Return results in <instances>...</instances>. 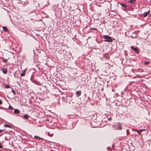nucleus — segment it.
<instances>
[{"label":"nucleus","instance_id":"obj_18","mask_svg":"<svg viewBox=\"0 0 151 151\" xmlns=\"http://www.w3.org/2000/svg\"><path fill=\"white\" fill-rule=\"evenodd\" d=\"M25 73H24V72H23L21 74V76H25Z\"/></svg>","mask_w":151,"mask_h":151},{"label":"nucleus","instance_id":"obj_3","mask_svg":"<svg viewBox=\"0 0 151 151\" xmlns=\"http://www.w3.org/2000/svg\"><path fill=\"white\" fill-rule=\"evenodd\" d=\"M104 56L105 57L106 60H109V56L108 54H105L104 55Z\"/></svg>","mask_w":151,"mask_h":151},{"label":"nucleus","instance_id":"obj_10","mask_svg":"<svg viewBox=\"0 0 151 151\" xmlns=\"http://www.w3.org/2000/svg\"><path fill=\"white\" fill-rule=\"evenodd\" d=\"M120 4L123 7H124L126 8L127 7V5L126 4H124L121 3Z\"/></svg>","mask_w":151,"mask_h":151},{"label":"nucleus","instance_id":"obj_1","mask_svg":"<svg viewBox=\"0 0 151 151\" xmlns=\"http://www.w3.org/2000/svg\"><path fill=\"white\" fill-rule=\"evenodd\" d=\"M114 128L116 130H121L122 129V127L121 124L119 122H118L114 126Z\"/></svg>","mask_w":151,"mask_h":151},{"label":"nucleus","instance_id":"obj_17","mask_svg":"<svg viewBox=\"0 0 151 151\" xmlns=\"http://www.w3.org/2000/svg\"><path fill=\"white\" fill-rule=\"evenodd\" d=\"M12 93H13V94H14V95H15L16 94V92H15V90L12 89Z\"/></svg>","mask_w":151,"mask_h":151},{"label":"nucleus","instance_id":"obj_16","mask_svg":"<svg viewBox=\"0 0 151 151\" xmlns=\"http://www.w3.org/2000/svg\"><path fill=\"white\" fill-rule=\"evenodd\" d=\"M150 63V61H145L144 63V64L145 65H147L149 64Z\"/></svg>","mask_w":151,"mask_h":151},{"label":"nucleus","instance_id":"obj_9","mask_svg":"<svg viewBox=\"0 0 151 151\" xmlns=\"http://www.w3.org/2000/svg\"><path fill=\"white\" fill-rule=\"evenodd\" d=\"M2 70L3 73L4 74H6L7 73V70L6 69L3 68L2 69Z\"/></svg>","mask_w":151,"mask_h":151},{"label":"nucleus","instance_id":"obj_23","mask_svg":"<svg viewBox=\"0 0 151 151\" xmlns=\"http://www.w3.org/2000/svg\"><path fill=\"white\" fill-rule=\"evenodd\" d=\"M6 87L7 88H10L8 86H6Z\"/></svg>","mask_w":151,"mask_h":151},{"label":"nucleus","instance_id":"obj_4","mask_svg":"<svg viewBox=\"0 0 151 151\" xmlns=\"http://www.w3.org/2000/svg\"><path fill=\"white\" fill-rule=\"evenodd\" d=\"M131 47L132 49L134 50L136 53H137V54L139 52L137 50V48L134 47L132 46Z\"/></svg>","mask_w":151,"mask_h":151},{"label":"nucleus","instance_id":"obj_26","mask_svg":"<svg viewBox=\"0 0 151 151\" xmlns=\"http://www.w3.org/2000/svg\"><path fill=\"white\" fill-rule=\"evenodd\" d=\"M4 62H5V63H6V60H5L4 61Z\"/></svg>","mask_w":151,"mask_h":151},{"label":"nucleus","instance_id":"obj_27","mask_svg":"<svg viewBox=\"0 0 151 151\" xmlns=\"http://www.w3.org/2000/svg\"><path fill=\"white\" fill-rule=\"evenodd\" d=\"M3 147V146L0 145V148H2Z\"/></svg>","mask_w":151,"mask_h":151},{"label":"nucleus","instance_id":"obj_24","mask_svg":"<svg viewBox=\"0 0 151 151\" xmlns=\"http://www.w3.org/2000/svg\"><path fill=\"white\" fill-rule=\"evenodd\" d=\"M4 131L3 130L1 129L0 130V133H1V132H3Z\"/></svg>","mask_w":151,"mask_h":151},{"label":"nucleus","instance_id":"obj_28","mask_svg":"<svg viewBox=\"0 0 151 151\" xmlns=\"http://www.w3.org/2000/svg\"><path fill=\"white\" fill-rule=\"evenodd\" d=\"M49 121V120L48 119H47L46 120V121Z\"/></svg>","mask_w":151,"mask_h":151},{"label":"nucleus","instance_id":"obj_2","mask_svg":"<svg viewBox=\"0 0 151 151\" xmlns=\"http://www.w3.org/2000/svg\"><path fill=\"white\" fill-rule=\"evenodd\" d=\"M106 39L104 40V41L107 42H112L114 40V39H112V38H106Z\"/></svg>","mask_w":151,"mask_h":151},{"label":"nucleus","instance_id":"obj_6","mask_svg":"<svg viewBox=\"0 0 151 151\" xmlns=\"http://www.w3.org/2000/svg\"><path fill=\"white\" fill-rule=\"evenodd\" d=\"M150 10H149L147 12H145L144 14V15L145 17H146L147 16V15L148 14L150 13Z\"/></svg>","mask_w":151,"mask_h":151},{"label":"nucleus","instance_id":"obj_29","mask_svg":"<svg viewBox=\"0 0 151 151\" xmlns=\"http://www.w3.org/2000/svg\"><path fill=\"white\" fill-rule=\"evenodd\" d=\"M49 134V132H48V134Z\"/></svg>","mask_w":151,"mask_h":151},{"label":"nucleus","instance_id":"obj_20","mask_svg":"<svg viewBox=\"0 0 151 151\" xmlns=\"http://www.w3.org/2000/svg\"><path fill=\"white\" fill-rule=\"evenodd\" d=\"M9 109H11V110H13V109H14V108L13 107L11 106H9Z\"/></svg>","mask_w":151,"mask_h":151},{"label":"nucleus","instance_id":"obj_25","mask_svg":"<svg viewBox=\"0 0 151 151\" xmlns=\"http://www.w3.org/2000/svg\"><path fill=\"white\" fill-rule=\"evenodd\" d=\"M2 104V102L1 100L0 99V104Z\"/></svg>","mask_w":151,"mask_h":151},{"label":"nucleus","instance_id":"obj_7","mask_svg":"<svg viewBox=\"0 0 151 151\" xmlns=\"http://www.w3.org/2000/svg\"><path fill=\"white\" fill-rule=\"evenodd\" d=\"M14 112L15 114H19L20 113V111L19 110L17 109H15L14 110Z\"/></svg>","mask_w":151,"mask_h":151},{"label":"nucleus","instance_id":"obj_12","mask_svg":"<svg viewBox=\"0 0 151 151\" xmlns=\"http://www.w3.org/2000/svg\"><path fill=\"white\" fill-rule=\"evenodd\" d=\"M144 129H140L139 130H137V133H138L139 135H140V133L142 132V131L144 130Z\"/></svg>","mask_w":151,"mask_h":151},{"label":"nucleus","instance_id":"obj_21","mask_svg":"<svg viewBox=\"0 0 151 151\" xmlns=\"http://www.w3.org/2000/svg\"><path fill=\"white\" fill-rule=\"evenodd\" d=\"M91 29H95V30H97V29L96 28H91Z\"/></svg>","mask_w":151,"mask_h":151},{"label":"nucleus","instance_id":"obj_14","mask_svg":"<svg viewBox=\"0 0 151 151\" xmlns=\"http://www.w3.org/2000/svg\"><path fill=\"white\" fill-rule=\"evenodd\" d=\"M136 0H130V1H129V2H130V3L131 4H132Z\"/></svg>","mask_w":151,"mask_h":151},{"label":"nucleus","instance_id":"obj_19","mask_svg":"<svg viewBox=\"0 0 151 151\" xmlns=\"http://www.w3.org/2000/svg\"><path fill=\"white\" fill-rule=\"evenodd\" d=\"M104 38H111L110 37H109V36H106V35H104Z\"/></svg>","mask_w":151,"mask_h":151},{"label":"nucleus","instance_id":"obj_11","mask_svg":"<svg viewBox=\"0 0 151 151\" xmlns=\"http://www.w3.org/2000/svg\"><path fill=\"white\" fill-rule=\"evenodd\" d=\"M3 30L5 31H8V29L6 27H3Z\"/></svg>","mask_w":151,"mask_h":151},{"label":"nucleus","instance_id":"obj_5","mask_svg":"<svg viewBox=\"0 0 151 151\" xmlns=\"http://www.w3.org/2000/svg\"><path fill=\"white\" fill-rule=\"evenodd\" d=\"M76 96L77 97H79L81 95V91H77L76 92Z\"/></svg>","mask_w":151,"mask_h":151},{"label":"nucleus","instance_id":"obj_8","mask_svg":"<svg viewBox=\"0 0 151 151\" xmlns=\"http://www.w3.org/2000/svg\"><path fill=\"white\" fill-rule=\"evenodd\" d=\"M29 117V116L27 114L24 115L23 118L25 119H27Z\"/></svg>","mask_w":151,"mask_h":151},{"label":"nucleus","instance_id":"obj_13","mask_svg":"<svg viewBox=\"0 0 151 151\" xmlns=\"http://www.w3.org/2000/svg\"><path fill=\"white\" fill-rule=\"evenodd\" d=\"M34 138L36 139H42V138H41L37 136H35L34 137Z\"/></svg>","mask_w":151,"mask_h":151},{"label":"nucleus","instance_id":"obj_22","mask_svg":"<svg viewBox=\"0 0 151 151\" xmlns=\"http://www.w3.org/2000/svg\"><path fill=\"white\" fill-rule=\"evenodd\" d=\"M27 70V69H25V70H24L23 71V72H24V73H25V72H26V70Z\"/></svg>","mask_w":151,"mask_h":151},{"label":"nucleus","instance_id":"obj_15","mask_svg":"<svg viewBox=\"0 0 151 151\" xmlns=\"http://www.w3.org/2000/svg\"><path fill=\"white\" fill-rule=\"evenodd\" d=\"M4 127H9V128H11L10 126L9 125H8V124H4Z\"/></svg>","mask_w":151,"mask_h":151}]
</instances>
